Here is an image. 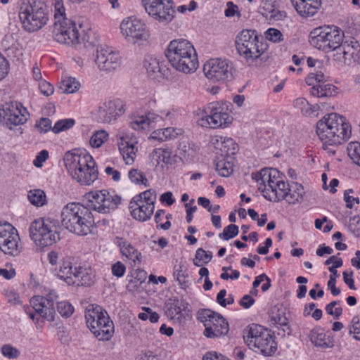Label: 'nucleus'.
Wrapping results in <instances>:
<instances>
[{
    "label": "nucleus",
    "mask_w": 360,
    "mask_h": 360,
    "mask_svg": "<svg viewBox=\"0 0 360 360\" xmlns=\"http://www.w3.org/2000/svg\"><path fill=\"white\" fill-rule=\"evenodd\" d=\"M64 162L70 175L82 186H89L98 177L96 162L86 150L67 152Z\"/></svg>",
    "instance_id": "f257e3e1"
},
{
    "label": "nucleus",
    "mask_w": 360,
    "mask_h": 360,
    "mask_svg": "<svg viewBox=\"0 0 360 360\" xmlns=\"http://www.w3.org/2000/svg\"><path fill=\"white\" fill-rule=\"evenodd\" d=\"M316 133L323 143V148L338 146L347 141L352 134L351 127L345 117L330 113L316 124Z\"/></svg>",
    "instance_id": "f03ea898"
},
{
    "label": "nucleus",
    "mask_w": 360,
    "mask_h": 360,
    "mask_svg": "<svg viewBox=\"0 0 360 360\" xmlns=\"http://www.w3.org/2000/svg\"><path fill=\"white\" fill-rule=\"evenodd\" d=\"M60 217L63 226L78 236L91 233L95 224L91 210L79 202H69L65 205Z\"/></svg>",
    "instance_id": "7ed1b4c3"
},
{
    "label": "nucleus",
    "mask_w": 360,
    "mask_h": 360,
    "mask_svg": "<svg viewBox=\"0 0 360 360\" xmlns=\"http://www.w3.org/2000/svg\"><path fill=\"white\" fill-rule=\"evenodd\" d=\"M165 56L171 65L177 71L188 74L198 67V56L193 45L184 39L169 42Z\"/></svg>",
    "instance_id": "20e7f679"
},
{
    "label": "nucleus",
    "mask_w": 360,
    "mask_h": 360,
    "mask_svg": "<svg viewBox=\"0 0 360 360\" xmlns=\"http://www.w3.org/2000/svg\"><path fill=\"white\" fill-rule=\"evenodd\" d=\"M243 339L248 347L264 356H271L277 350V342L271 330L257 324H252L244 331Z\"/></svg>",
    "instance_id": "39448f33"
},
{
    "label": "nucleus",
    "mask_w": 360,
    "mask_h": 360,
    "mask_svg": "<svg viewBox=\"0 0 360 360\" xmlns=\"http://www.w3.org/2000/svg\"><path fill=\"white\" fill-rule=\"evenodd\" d=\"M87 327L98 340H109L114 334V324L108 312L97 304L89 305L85 311Z\"/></svg>",
    "instance_id": "423d86ee"
},
{
    "label": "nucleus",
    "mask_w": 360,
    "mask_h": 360,
    "mask_svg": "<svg viewBox=\"0 0 360 360\" xmlns=\"http://www.w3.org/2000/svg\"><path fill=\"white\" fill-rule=\"evenodd\" d=\"M19 18L23 28L32 32L38 31L46 24L49 15L44 2L29 0L27 4L20 8Z\"/></svg>",
    "instance_id": "0eeeda50"
},
{
    "label": "nucleus",
    "mask_w": 360,
    "mask_h": 360,
    "mask_svg": "<svg viewBox=\"0 0 360 360\" xmlns=\"http://www.w3.org/2000/svg\"><path fill=\"white\" fill-rule=\"evenodd\" d=\"M30 236L41 248L52 245L60 240L57 221L51 218H39L32 222Z\"/></svg>",
    "instance_id": "6e6552de"
},
{
    "label": "nucleus",
    "mask_w": 360,
    "mask_h": 360,
    "mask_svg": "<svg viewBox=\"0 0 360 360\" xmlns=\"http://www.w3.org/2000/svg\"><path fill=\"white\" fill-rule=\"evenodd\" d=\"M344 32L337 27H317L310 35V44L326 53L337 51L344 41Z\"/></svg>",
    "instance_id": "1a4fd4ad"
},
{
    "label": "nucleus",
    "mask_w": 360,
    "mask_h": 360,
    "mask_svg": "<svg viewBox=\"0 0 360 360\" xmlns=\"http://www.w3.org/2000/svg\"><path fill=\"white\" fill-rule=\"evenodd\" d=\"M232 121L227 103L212 102L202 109V117L198 123L202 127L218 129L228 127Z\"/></svg>",
    "instance_id": "9d476101"
},
{
    "label": "nucleus",
    "mask_w": 360,
    "mask_h": 360,
    "mask_svg": "<svg viewBox=\"0 0 360 360\" xmlns=\"http://www.w3.org/2000/svg\"><path fill=\"white\" fill-rule=\"evenodd\" d=\"M259 37L254 30H243L236 37V46L238 53L246 60H256L264 53V45L259 41Z\"/></svg>",
    "instance_id": "9b49d317"
},
{
    "label": "nucleus",
    "mask_w": 360,
    "mask_h": 360,
    "mask_svg": "<svg viewBox=\"0 0 360 360\" xmlns=\"http://www.w3.org/2000/svg\"><path fill=\"white\" fill-rule=\"evenodd\" d=\"M156 193L152 189L135 195L129 202L131 215L138 221H147L153 214Z\"/></svg>",
    "instance_id": "f8f14e48"
},
{
    "label": "nucleus",
    "mask_w": 360,
    "mask_h": 360,
    "mask_svg": "<svg viewBox=\"0 0 360 360\" xmlns=\"http://www.w3.org/2000/svg\"><path fill=\"white\" fill-rule=\"evenodd\" d=\"M203 72L210 81L223 83L233 79L234 68L229 60L212 58L205 63Z\"/></svg>",
    "instance_id": "ddd939ff"
},
{
    "label": "nucleus",
    "mask_w": 360,
    "mask_h": 360,
    "mask_svg": "<svg viewBox=\"0 0 360 360\" xmlns=\"http://www.w3.org/2000/svg\"><path fill=\"white\" fill-rule=\"evenodd\" d=\"M198 319L205 323L204 335L209 338L224 335L229 332V326L226 320L210 309H205L199 311Z\"/></svg>",
    "instance_id": "4468645a"
},
{
    "label": "nucleus",
    "mask_w": 360,
    "mask_h": 360,
    "mask_svg": "<svg viewBox=\"0 0 360 360\" xmlns=\"http://www.w3.org/2000/svg\"><path fill=\"white\" fill-rule=\"evenodd\" d=\"M29 115L27 109L19 103H6L0 108V122L10 129L25 123Z\"/></svg>",
    "instance_id": "2eb2a0df"
},
{
    "label": "nucleus",
    "mask_w": 360,
    "mask_h": 360,
    "mask_svg": "<svg viewBox=\"0 0 360 360\" xmlns=\"http://www.w3.org/2000/svg\"><path fill=\"white\" fill-rule=\"evenodd\" d=\"M149 15L162 22L168 23L174 18L175 11L172 0H142Z\"/></svg>",
    "instance_id": "dca6fc26"
},
{
    "label": "nucleus",
    "mask_w": 360,
    "mask_h": 360,
    "mask_svg": "<svg viewBox=\"0 0 360 360\" xmlns=\"http://www.w3.org/2000/svg\"><path fill=\"white\" fill-rule=\"evenodd\" d=\"M121 198L107 190L96 191L89 193V208L101 213H110L120 203Z\"/></svg>",
    "instance_id": "f3484780"
},
{
    "label": "nucleus",
    "mask_w": 360,
    "mask_h": 360,
    "mask_svg": "<svg viewBox=\"0 0 360 360\" xmlns=\"http://www.w3.org/2000/svg\"><path fill=\"white\" fill-rule=\"evenodd\" d=\"M0 249L12 256L18 255L22 250L18 231L9 223L0 224Z\"/></svg>",
    "instance_id": "a211bd4d"
},
{
    "label": "nucleus",
    "mask_w": 360,
    "mask_h": 360,
    "mask_svg": "<svg viewBox=\"0 0 360 360\" xmlns=\"http://www.w3.org/2000/svg\"><path fill=\"white\" fill-rule=\"evenodd\" d=\"M58 298V295L54 290H50L45 296H34L30 300V304L35 311L41 317L52 322L55 320L56 311L54 302Z\"/></svg>",
    "instance_id": "6ab92c4d"
},
{
    "label": "nucleus",
    "mask_w": 360,
    "mask_h": 360,
    "mask_svg": "<svg viewBox=\"0 0 360 360\" xmlns=\"http://www.w3.org/2000/svg\"><path fill=\"white\" fill-rule=\"evenodd\" d=\"M95 63L100 71L110 73L120 66L121 56L112 48L101 46L96 48Z\"/></svg>",
    "instance_id": "aec40b11"
},
{
    "label": "nucleus",
    "mask_w": 360,
    "mask_h": 360,
    "mask_svg": "<svg viewBox=\"0 0 360 360\" xmlns=\"http://www.w3.org/2000/svg\"><path fill=\"white\" fill-rule=\"evenodd\" d=\"M120 29L123 37L129 43L136 44L140 41H146L149 38L145 23L137 18H129L123 20Z\"/></svg>",
    "instance_id": "412c9836"
},
{
    "label": "nucleus",
    "mask_w": 360,
    "mask_h": 360,
    "mask_svg": "<svg viewBox=\"0 0 360 360\" xmlns=\"http://www.w3.org/2000/svg\"><path fill=\"white\" fill-rule=\"evenodd\" d=\"M53 33L54 39L60 44L75 45L79 43V31L75 23L70 19L54 23Z\"/></svg>",
    "instance_id": "4be33fe9"
},
{
    "label": "nucleus",
    "mask_w": 360,
    "mask_h": 360,
    "mask_svg": "<svg viewBox=\"0 0 360 360\" xmlns=\"http://www.w3.org/2000/svg\"><path fill=\"white\" fill-rule=\"evenodd\" d=\"M360 45L355 39L349 37L343 41L333 59L340 65H350L359 58Z\"/></svg>",
    "instance_id": "5701e85b"
},
{
    "label": "nucleus",
    "mask_w": 360,
    "mask_h": 360,
    "mask_svg": "<svg viewBox=\"0 0 360 360\" xmlns=\"http://www.w3.org/2000/svg\"><path fill=\"white\" fill-rule=\"evenodd\" d=\"M124 103L120 99L105 101L97 110V120L101 123H110L121 116L124 112Z\"/></svg>",
    "instance_id": "b1692460"
},
{
    "label": "nucleus",
    "mask_w": 360,
    "mask_h": 360,
    "mask_svg": "<svg viewBox=\"0 0 360 360\" xmlns=\"http://www.w3.org/2000/svg\"><path fill=\"white\" fill-rule=\"evenodd\" d=\"M117 145L124 162L131 165L136 157L137 148L134 146L136 141L132 140L124 130H120L117 134Z\"/></svg>",
    "instance_id": "393cba45"
},
{
    "label": "nucleus",
    "mask_w": 360,
    "mask_h": 360,
    "mask_svg": "<svg viewBox=\"0 0 360 360\" xmlns=\"http://www.w3.org/2000/svg\"><path fill=\"white\" fill-rule=\"evenodd\" d=\"M75 266L77 265L72 263L71 257H64L60 261L58 268L56 269V275L58 278L64 281L68 285H73L75 284V279L73 275L75 274Z\"/></svg>",
    "instance_id": "a878e982"
},
{
    "label": "nucleus",
    "mask_w": 360,
    "mask_h": 360,
    "mask_svg": "<svg viewBox=\"0 0 360 360\" xmlns=\"http://www.w3.org/2000/svg\"><path fill=\"white\" fill-rule=\"evenodd\" d=\"M296 11L302 17L314 15L321 6V0H290Z\"/></svg>",
    "instance_id": "bb28decb"
},
{
    "label": "nucleus",
    "mask_w": 360,
    "mask_h": 360,
    "mask_svg": "<svg viewBox=\"0 0 360 360\" xmlns=\"http://www.w3.org/2000/svg\"><path fill=\"white\" fill-rule=\"evenodd\" d=\"M114 243L119 247L122 256L131 260L134 264L141 262V253L127 240L117 236L114 239Z\"/></svg>",
    "instance_id": "cd10ccee"
},
{
    "label": "nucleus",
    "mask_w": 360,
    "mask_h": 360,
    "mask_svg": "<svg viewBox=\"0 0 360 360\" xmlns=\"http://www.w3.org/2000/svg\"><path fill=\"white\" fill-rule=\"evenodd\" d=\"M278 174L276 169H267L264 168L257 173L252 174V179L257 182L258 189L264 194H267L268 188L267 184L270 179H274V176Z\"/></svg>",
    "instance_id": "c85d7f7f"
},
{
    "label": "nucleus",
    "mask_w": 360,
    "mask_h": 360,
    "mask_svg": "<svg viewBox=\"0 0 360 360\" xmlns=\"http://www.w3.org/2000/svg\"><path fill=\"white\" fill-rule=\"evenodd\" d=\"M74 278L75 284L77 285H91L96 278L94 271L90 267H83L81 266H75Z\"/></svg>",
    "instance_id": "c756f323"
},
{
    "label": "nucleus",
    "mask_w": 360,
    "mask_h": 360,
    "mask_svg": "<svg viewBox=\"0 0 360 360\" xmlns=\"http://www.w3.org/2000/svg\"><path fill=\"white\" fill-rule=\"evenodd\" d=\"M187 305L188 304L182 300H171L167 304V315L171 319L180 323L185 319L183 311L186 310Z\"/></svg>",
    "instance_id": "7c9ffc66"
},
{
    "label": "nucleus",
    "mask_w": 360,
    "mask_h": 360,
    "mask_svg": "<svg viewBox=\"0 0 360 360\" xmlns=\"http://www.w3.org/2000/svg\"><path fill=\"white\" fill-rule=\"evenodd\" d=\"M214 144H218L217 148L224 153V156H229L236 153L238 145L231 138H224L222 136H214L212 139Z\"/></svg>",
    "instance_id": "2f4dec72"
},
{
    "label": "nucleus",
    "mask_w": 360,
    "mask_h": 360,
    "mask_svg": "<svg viewBox=\"0 0 360 360\" xmlns=\"http://www.w3.org/2000/svg\"><path fill=\"white\" fill-rule=\"evenodd\" d=\"M311 342L318 347L330 348L333 346V339L326 333L319 330H312L309 335Z\"/></svg>",
    "instance_id": "473e14b6"
},
{
    "label": "nucleus",
    "mask_w": 360,
    "mask_h": 360,
    "mask_svg": "<svg viewBox=\"0 0 360 360\" xmlns=\"http://www.w3.org/2000/svg\"><path fill=\"white\" fill-rule=\"evenodd\" d=\"M304 187L297 183H293L289 185L288 190L286 193L285 200L289 204H295L300 202L304 195Z\"/></svg>",
    "instance_id": "72a5a7b5"
},
{
    "label": "nucleus",
    "mask_w": 360,
    "mask_h": 360,
    "mask_svg": "<svg viewBox=\"0 0 360 360\" xmlns=\"http://www.w3.org/2000/svg\"><path fill=\"white\" fill-rule=\"evenodd\" d=\"M149 157L152 162L156 165L160 163L172 164V151L168 148H155Z\"/></svg>",
    "instance_id": "f704fd0d"
},
{
    "label": "nucleus",
    "mask_w": 360,
    "mask_h": 360,
    "mask_svg": "<svg viewBox=\"0 0 360 360\" xmlns=\"http://www.w3.org/2000/svg\"><path fill=\"white\" fill-rule=\"evenodd\" d=\"M329 77L326 69L322 64L321 68H318L309 73L305 82L307 85H314L317 83H325L329 79Z\"/></svg>",
    "instance_id": "c9c22d12"
},
{
    "label": "nucleus",
    "mask_w": 360,
    "mask_h": 360,
    "mask_svg": "<svg viewBox=\"0 0 360 360\" xmlns=\"http://www.w3.org/2000/svg\"><path fill=\"white\" fill-rule=\"evenodd\" d=\"M288 187L289 184L282 180L272 192H267V194H264V197L270 201L279 202L286 198Z\"/></svg>",
    "instance_id": "e433bc0d"
},
{
    "label": "nucleus",
    "mask_w": 360,
    "mask_h": 360,
    "mask_svg": "<svg viewBox=\"0 0 360 360\" xmlns=\"http://www.w3.org/2000/svg\"><path fill=\"white\" fill-rule=\"evenodd\" d=\"M158 115L152 112H148L145 115L136 117L130 122V126L135 130H145L149 125L158 118Z\"/></svg>",
    "instance_id": "4c0bfd02"
},
{
    "label": "nucleus",
    "mask_w": 360,
    "mask_h": 360,
    "mask_svg": "<svg viewBox=\"0 0 360 360\" xmlns=\"http://www.w3.org/2000/svg\"><path fill=\"white\" fill-rule=\"evenodd\" d=\"M173 276L182 289H186L188 287V274H186L184 265L181 264L174 265Z\"/></svg>",
    "instance_id": "58836bf2"
},
{
    "label": "nucleus",
    "mask_w": 360,
    "mask_h": 360,
    "mask_svg": "<svg viewBox=\"0 0 360 360\" xmlns=\"http://www.w3.org/2000/svg\"><path fill=\"white\" fill-rule=\"evenodd\" d=\"M215 169L220 176L228 177L233 173V165L223 157L215 163Z\"/></svg>",
    "instance_id": "ea45409f"
},
{
    "label": "nucleus",
    "mask_w": 360,
    "mask_h": 360,
    "mask_svg": "<svg viewBox=\"0 0 360 360\" xmlns=\"http://www.w3.org/2000/svg\"><path fill=\"white\" fill-rule=\"evenodd\" d=\"M310 94L313 96L319 98L326 97L331 94V89L334 86L331 84H323V83H317L314 85H310Z\"/></svg>",
    "instance_id": "a19ab883"
},
{
    "label": "nucleus",
    "mask_w": 360,
    "mask_h": 360,
    "mask_svg": "<svg viewBox=\"0 0 360 360\" xmlns=\"http://www.w3.org/2000/svg\"><path fill=\"white\" fill-rule=\"evenodd\" d=\"M28 199L32 205L37 207L43 206L46 202V194L40 189L30 191L28 193Z\"/></svg>",
    "instance_id": "79ce46f5"
},
{
    "label": "nucleus",
    "mask_w": 360,
    "mask_h": 360,
    "mask_svg": "<svg viewBox=\"0 0 360 360\" xmlns=\"http://www.w3.org/2000/svg\"><path fill=\"white\" fill-rule=\"evenodd\" d=\"M143 66L150 76H154L160 72L159 60L153 56H147L145 58Z\"/></svg>",
    "instance_id": "37998d69"
},
{
    "label": "nucleus",
    "mask_w": 360,
    "mask_h": 360,
    "mask_svg": "<svg viewBox=\"0 0 360 360\" xmlns=\"http://www.w3.org/2000/svg\"><path fill=\"white\" fill-rule=\"evenodd\" d=\"M65 20H68L65 17V8L63 0H55L54 3V23H60Z\"/></svg>",
    "instance_id": "c03bdc74"
},
{
    "label": "nucleus",
    "mask_w": 360,
    "mask_h": 360,
    "mask_svg": "<svg viewBox=\"0 0 360 360\" xmlns=\"http://www.w3.org/2000/svg\"><path fill=\"white\" fill-rule=\"evenodd\" d=\"M80 84L73 77H66L62 82L61 89L66 94H73L79 88Z\"/></svg>",
    "instance_id": "a18cd8bd"
},
{
    "label": "nucleus",
    "mask_w": 360,
    "mask_h": 360,
    "mask_svg": "<svg viewBox=\"0 0 360 360\" xmlns=\"http://www.w3.org/2000/svg\"><path fill=\"white\" fill-rule=\"evenodd\" d=\"M128 176L130 181L136 184H143L146 186L148 179L144 173L138 169L132 168L129 171Z\"/></svg>",
    "instance_id": "49530a36"
},
{
    "label": "nucleus",
    "mask_w": 360,
    "mask_h": 360,
    "mask_svg": "<svg viewBox=\"0 0 360 360\" xmlns=\"http://www.w3.org/2000/svg\"><path fill=\"white\" fill-rule=\"evenodd\" d=\"M108 134L104 131H97L91 136L89 143L94 148L101 147L108 139Z\"/></svg>",
    "instance_id": "de8ad7c7"
},
{
    "label": "nucleus",
    "mask_w": 360,
    "mask_h": 360,
    "mask_svg": "<svg viewBox=\"0 0 360 360\" xmlns=\"http://www.w3.org/2000/svg\"><path fill=\"white\" fill-rule=\"evenodd\" d=\"M75 124L74 119H63L57 121L53 126V132L58 134L72 128Z\"/></svg>",
    "instance_id": "09e8293b"
},
{
    "label": "nucleus",
    "mask_w": 360,
    "mask_h": 360,
    "mask_svg": "<svg viewBox=\"0 0 360 360\" xmlns=\"http://www.w3.org/2000/svg\"><path fill=\"white\" fill-rule=\"evenodd\" d=\"M56 309L59 314L65 319L70 317L75 311L73 306L67 301L58 302Z\"/></svg>",
    "instance_id": "8fccbe9b"
},
{
    "label": "nucleus",
    "mask_w": 360,
    "mask_h": 360,
    "mask_svg": "<svg viewBox=\"0 0 360 360\" xmlns=\"http://www.w3.org/2000/svg\"><path fill=\"white\" fill-rule=\"evenodd\" d=\"M212 258V255L211 253L206 252L202 248H198L196 250L194 264L198 266H200L203 264H207L210 262Z\"/></svg>",
    "instance_id": "3c124183"
},
{
    "label": "nucleus",
    "mask_w": 360,
    "mask_h": 360,
    "mask_svg": "<svg viewBox=\"0 0 360 360\" xmlns=\"http://www.w3.org/2000/svg\"><path fill=\"white\" fill-rule=\"evenodd\" d=\"M349 334L353 338L360 341V315L353 317L349 326Z\"/></svg>",
    "instance_id": "603ef678"
},
{
    "label": "nucleus",
    "mask_w": 360,
    "mask_h": 360,
    "mask_svg": "<svg viewBox=\"0 0 360 360\" xmlns=\"http://www.w3.org/2000/svg\"><path fill=\"white\" fill-rule=\"evenodd\" d=\"M238 234V227L235 224H230L226 226L223 232L219 233V236L220 238L224 240H229L236 236Z\"/></svg>",
    "instance_id": "864d4df0"
},
{
    "label": "nucleus",
    "mask_w": 360,
    "mask_h": 360,
    "mask_svg": "<svg viewBox=\"0 0 360 360\" xmlns=\"http://www.w3.org/2000/svg\"><path fill=\"white\" fill-rule=\"evenodd\" d=\"M265 37L267 40L274 43H278L283 41V34L280 30L276 28H269L264 32Z\"/></svg>",
    "instance_id": "5fc2aeb1"
},
{
    "label": "nucleus",
    "mask_w": 360,
    "mask_h": 360,
    "mask_svg": "<svg viewBox=\"0 0 360 360\" xmlns=\"http://www.w3.org/2000/svg\"><path fill=\"white\" fill-rule=\"evenodd\" d=\"M2 354L10 359H17L20 356V351L10 344L4 345L1 349Z\"/></svg>",
    "instance_id": "6e6d98bb"
},
{
    "label": "nucleus",
    "mask_w": 360,
    "mask_h": 360,
    "mask_svg": "<svg viewBox=\"0 0 360 360\" xmlns=\"http://www.w3.org/2000/svg\"><path fill=\"white\" fill-rule=\"evenodd\" d=\"M280 4V0H265L262 2L261 9L262 10V15L266 18H269V14L273 12L274 8L278 6Z\"/></svg>",
    "instance_id": "4d7b16f0"
},
{
    "label": "nucleus",
    "mask_w": 360,
    "mask_h": 360,
    "mask_svg": "<svg viewBox=\"0 0 360 360\" xmlns=\"http://www.w3.org/2000/svg\"><path fill=\"white\" fill-rule=\"evenodd\" d=\"M35 127L39 133H46L51 130L53 131V127L51 121L48 118L42 117L35 124Z\"/></svg>",
    "instance_id": "13d9d810"
},
{
    "label": "nucleus",
    "mask_w": 360,
    "mask_h": 360,
    "mask_svg": "<svg viewBox=\"0 0 360 360\" xmlns=\"http://www.w3.org/2000/svg\"><path fill=\"white\" fill-rule=\"evenodd\" d=\"M138 317L143 321L148 319L151 323L158 322L160 318L159 314L150 308H145V311L139 313Z\"/></svg>",
    "instance_id": "bf43d9fd"
},
{
    "label": "nucleus",
    "mask_w": 360,
    "mask_h": 360,
    "mask_svg": "<svg viewBox=\"0 0 360 360\" xmlns=\"http://www.w3.org/2000/svg\"><path fill=\"white\" fill-rule=\"evenodd\" d=\"M347 150L349 157L354 162L360 155V143L350 142L347 146Z\"/></svg>",
    "instance_id": "052dcab7"
},
{
    "label": "nucleus",
    "mask_w": 360,
    "mask_h": 360,
    "mask_svg": "<svg viewBox=\"0 0 360 360\" xmlns=\"http://www.w3.org/2000/svg\"><path fill=\"white\" fill-rule=\"evenodd\" d=\"M339 303V301H333L330 303L328 304L326 307V312L328 314L334 316L336 318L339 317L342 313V309L340 307H335Z\"/></svg>",
    "instance_id": "680f3d73"
},
{
    "label": "nucleus",
    "mask_w": 360,
    "mask_h": 360,
    "mask_svg": "<svg viewBox=\"0 0 360 360\" xmlns=\"http://www.w3.org/2000/svg\"><path fill=\"white\" fill-rule=\"evenodd\" d=\"M353 193L352 189H347L344 193V200L346 202V207L349 209H352L354 204H359L360 200L359 198H354L349 195L350 193Z\"/></svg>",
    "instance_id": "e2e57ef3"
},
{
    "label": "nucleus",
    "mask_w": 360,
    "mask_h": 360,
    "mask_svg": "<svg viewBox=\"0 0 360 360\" xmlns=\"http://www.w3.org/2000/svg\"><path fill=\"white\" fill-rule=\"evenodd\" d=\"M39 89L41 94L46 96H49L54 92V88L52 84L44 79L39 82Z\"/></svg>",
    "instance_id": "0e129e2a"
},
{
    "label": "nucleus",
    "mask_w": 360,
    "mask_h": 360,
    "mask_svg": "<svg viewBox=\"0 0 360 360\" xmlns=\"http://www.w3.org/2000/svg\"><path fill=\"white\" fill-rule=\"evenodd\" d=\"M5 296L7 299L8 302H9L11 304H22L19 295L13 290H6Z\"/></svg>",
    "instance_id": "69168bd1"
},
{
    "label": "nucleus",
    "mask_w": 360,
    "mask_h": 360,
    "mask_svg": "<svg viewBox=\"0 0 360 360\" xmlns=\"http://www.w3.org/2000/svg\"><path fill=\"white\" fill-rule=\"evenodd\" d=\"M165 140L174 139L181 134V130L174 127H167L163 129Z\"/></svg>",
    "instance_id": "338daca9"
},
{
    "label": "nucleus",
    "mask_w": 360,
    "mask_h": 360,
    "mask_svg": "<svg viewBox=\"0 0 360 360\" xmlns=\"http://www.w3.org/2000/svg\"><path fill=\"white\" fill-rule=\"evenodd\" d=\"M126 271V266L121 262H117L112 266V273L116 277H122Z\"/></svg>",
    "instance_id": "774afa93"
}]
</instances>
